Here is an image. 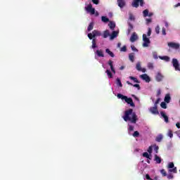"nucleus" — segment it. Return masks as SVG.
I'll list each match as a JSON object with an SVG mask.
<instances>
[{
    "label": "nucleus",
    "mask_w": 180,
    "mask_h": 180,
    "mask_svg": "<svg viewBox=\"0 0 180 180\" xmlns=\"http://www.w3.org/2000/svg\"><path fill=\"white\" fill-rule=\"evenodd\" d=\"M122 118L124 122H131V123H133L134 124H136L138 120L137 115L135 112H133V109L131 108L125 110Z\"/></svg>",
    "instance_id": "nucleus-1"
},
{
    "label": "nucleus",
    "mask_w": 180,
    "mask_h": 180,
    "mask_svg": "<svg viewBox=\"0 0 180 180\" xmlns=\"http://www.w3.org/2000/svg\"><path fill=\"white\" fill-rule=\"evenodd\" d=\"M87 36L90 40H92V49H96L98 46H96V39H95V37L102 36V32L98 30H94L92 33H89Z\"/></svg>",
    "instance_id": "nucleus-2"
},
{
    "label": "nucleus",
    "mask_w": 180,
    "mask_h": 180,
    "mask_svg": "<svg viewBox=\"0 0 180 180\" xmlns=\"http://www.w3.org/2000/svg\"><path fill=\"white\" fill-rule=\"evenodd\" d=\"M167 168L169 169V172H173V174H176V172H178L176 167H175V165H174V162H172L168 164Z\"/></svg>",
    "instance_id": "nucleus-3"
},
{
    "label": "nucleus",
    "mask_w": 180,
    "mask_h": 180,
    "mask_svg": "<svg viewBox=\"0 0 180 180\" xmlns=\"http://www.w3.org/2000/svg\"><path fill=\"white\" fill-rule=\"evenodd\" d=\"M139 5L140 6H144V0H134L132 2V6L134 8H139Z\"/></svg>",
    "instance_id": "nucleus-4"
},
{
    "label": "nucleus",
    "mask_w": 180,
    "mask_h": 180,
    "mask_svg": "<svg viewBox=\"0 0 180 180\" xmlns=\"http://www.w3.org/2000/svg\"><path fill=\"white\" fill-rule=\"evenodd\" d=\"M143 47H148L150 45V39L147 38V35L146 34H143Z\"/></svg>",
    "instance_id": "nucleus-5"
},
{
    "label": "nucleus",
    "mask_w": 180,
    "mask_h": 180,
    "mask_svg": "<svg viewBox=\"0 0 180 180\" xmlns=\"http://www.w3.org/2000/svg\"><path fill=\"white\" fill-rule=\"evenodd\" d=\"M172 65L176 71H180V66H179V63L178 62V59L173 58Z\"/></svg>",
    "instance_id": "nucleus-6"
},
{
    "label": "nucleus",
    "mask_w": 180,
    "mask_h": 180,
    "mask_svg": "<svg viewBox=\"0 0 180 180\" xmlns=\"http://www.w3.org/2000/svg\"><path fill=\"white\" fill-rule=\"evenodd\" d=\"M85 9L91 15H95V8H92V4H89L86 7H85Z\"/></svg>",
    "instance_id": "nucleus-7"
},
{
    "label": "nucleus",
    "mask_w": 180,
    "mask_h": 180,
    "mask_svg": "<svg viewBox=\"0 0 180 180\" xmlns=\"http://www.w3.org/2000/svg\"><path fill=\"white\" fill-rule=\"evenodd\" d=\"M167 46L171 49H174L175 50H178V49H179V44H176L175 42H169Z\"/></svg>",
    "instance_id": "nucleus-8"
},
{
    "label": "nucleus",
    "mask_w": 180,
    "mask_h": 180,
    "mask_svg": "<svg viewBox=\"0 0 180 180\" xmlns=\"http://www.w3.org/2000/svg\"><path fill=\"white\" fill-rule=\"evenodd\" d=\"M150 112H151L153 115H160V112H158V108L157 105L150 107Z\"/></svg>",
    "instance_id": "nucleus-9"
},
{
    "label": "nucleus",
    "mask_w": 180,
    "mask_h": 180,
    "mask_svg": "<svg viewBox=\"0 0 180 180\" xmlns=\"http://www.w3.org/2000/svg\"><path fill=\"white\" fill-rule=\"evenodd\" d=\"M140 78H141V79L143 81H146V82H150V81H151V79H150V77L147 74L141 75Z\"/></svg>",
    "instance_id": "nucleus-10"
},
{
    "label": "nucleus",
    "mask_w": 180,
    "mask_h": 180,
    "mask_svg": "<svg viewBox=\"0 0 180 180\" xmlns=\"http://www.w3.org/2000/svg\"><path fill=\"white\" fill-rule=\"evenodd\" d=\"M125 102L128 103V105H130V106H131L132 108H134V106H136L131 98H127H127H125Z\"/></svg>",
    "instance_id": "nucleus-11"
},
{
    "label": "nucleus",
    "mask_w": 180,
    "mask_h": 180,
    "mask_svg": "<svg viewBox=\"0 0 180 180\" xmlns=\"http://www.w3.org/2000/svg\"><path fill=\"white\" fill-rule=\"evenodd\" d=\"M137 39H139L137 34H136V32H133L132 35L130 37V41L131 43H134V41H136V40H137Z\"/></svg>",
    "instance_id": "nucleus-12"
},
{
    "label": "nucleus",
    "mask_w": 180,
    "mask_h": 180,
    "mask_svg": "<svg viewBox=\"0 0 180 180\" xmlns=\"http://www.w3.org/2000/svg\"><path fill=\"white\" fill-rule=\"evenodd\" d=\"M162 78H164V76L161 75V72H158L155 77V79L158 82H161L162 81Z\"/></svg>",
    "instance_id": "nucleus-13"
},
{
    "label": "nucleus",
    "mask_w": 180,
    "mask_h": 180,
    "mask_svg": "<svg viewBox=\"0 0 180 180\" xmlns=\"http://www.w3.org/2000/svg\"><path fill=\"white\" fill-rule=\"evenodd\" d=\"M117 5L120 8H124V6H126V1L117 0Z\"/></svg>",
    "instance_id": "nucleus-14"
},
{
    "label": "nucleus",
    "mask_w": 180,
    "mask_h": 180,
    "mask_svg": "<svg viewBox=\"0 0 180 180\" xmlns=\"http://www.w3.org/2000/svg\"><path fill=\"white\" fill-rule=\"evenodd\" d=\"M108 65H110L112 72H113L114 74H116V70H115V68L113 67V61L110 60L108 61Z\"/></svg>",
    "instance_id": "nucleus-15"
},
{
    "label": "nucleus",
    "mask_w": 180,
    "mask_h": 180,
    "mask_svg": "<svg viewBox=\"0 0 180 180\" xmlns=\"http://www.w3.org/2000/svg\"><path fill=\"white\" fill-rule=\"evenodd\" d=\"M119 32L117 31H113L110 37V40H113V39L117 37Z\"/></svg>",
    "instance_id": "nucleus-16"
},
{
    "label": "nucleus",
    "mask_w": 180,
    "mask_h": 180,
    "mask_svg": "<svg viewBox=\"0 0 180 180\" xmlns=\"http://www.w3.org/2000/svg\"><path fill=\"white\" fill-rule=\"evenodd\" d=\"M128 29H127V34H129L131 33V30L134 28V27L132 25V24L130 23V22H128Z\"/></svg>",
    "instance_id": "nucleus-17"
},
{
    "label": "nucleus",
    "mask_w": 180,
    "mask_h": 180,
    "mask_svg": "<svg viewBox=\"0 0 180 180\" xmlns=\"http://www.w3.org/2000/svg\"><path fill=\"white\" fill-rule=\"evenodd\" d=\"M156 164H161V162L162 161V159L158 155H155V160Z\"/></svg>",
    "instance_id": "nucleus-18"
},
{
    "label": "nucleus",
    "mask_w": 180,
    "mask_h": 180,
    "mask_svg": "<svg viewBox=\"0 0 180 180\" xmlns=\"http://www.w3.org/2000/svg\"><path fill=\"white\" fill-rule=\"evenodd\" d=\"M96 53L98 56V57H105V54H103V51L102 50L96 51Z\"/></svg>",
    "instance_id": "nucleus-19"
},
{
    "label": "nucleus",
    "mask_w": 180,
    "mask_h": 180,
    "mask_svg": "<svg viewBox=\"0 0 180 180\" xmlns=\"http://www.w3.org/2000/svg\"><path fill=\"white\" fill-rule=\"evenodd\" d=\"M160 115L163 117V119H165V122L166 123H168V122H169V120H168V116H167V115H165L164 112H161Z\"/></svg>",
    "instance_id": "nucleus-20"
},
{
    "label": "nucleus",
    "mask_w": 180,
    "mask_h": 180,
    "mask_svg": "<svg viewBox=\"0 0 180 180\" xmlns=\"http://www.w3.org/2000/svg\"><path fill=\"white\" fill-rule=\"evenodd\" d=\"M117 98H118V99H122V101H126L127 96H126L122 94H118L117 95Z\"/></svg>",
    "instance_id": "nucleus-21"
},
{
    "label": "nucleus",
    "mask_w": 180,
    "mask_h": 180,
    "mask_svg": "<svg viewBox=\"0 0 180 180\" xmlns=\"http://www.w3.org/2000/svg\"><path fill=\"white\" fill-rule=\"evenodd\" d=\"M159 58L160 60H163L164 61H166L167 63L169 62V56H159Z\"/></svg>",
    "instance_id": "nucleus-22"
},
{
    "label": "nucleus",
    "mask_w": 180,
    "mask_h": 180,
    "mask_svg": "<svg viewBox=\"0 0 180 180\" xmlns=\"http://www.w3.org/2000/svg\"><path fill=\"white\" fill-rule=\"evenodd\" d=\"M109 36H110V32H109V30H106L104 31L103 34V39H107V37H109Z\"/></svg>",
    "instance_id": "nucleus-23"
},
{
    "label": "nucleus",
    "mask_w": 180,
    "mask_h": 180,
    "mask_svg": "<svg viewBox=\"0 0 180 180\" xmlns=\"http://www.w3.org/2000/svg\"><path fill=\"white\" fill-rule=\"evenodd\" d=\"M165 102L166 103H169L171 102V96L169 94H167L165 97Z\"/></svg>",
    "instance_id": "nucleus-24"
},
{
    "label": "nucleus",
    "mask_w": 180,
    "mask_h": 180,
    "mask_svg": "<svg viewBox=\"0 0 180 180\" xmlns=\"http://www.w3.org/2000/svg\"><path fill=\"white\" fill-rule=\"evenodd\" d=\"M108 26L111 30H115V28L116 27V24H115V22H110L108 24Z\"/></svg>",
    "instance_id": "nucleus-25"
},
{
    "label": "nucleus",
    "mask_w": 180,
    "mask_h": 180,
    "mask_svg": "<svg viewBox=\"0 0 180 180\" xmlns=\"http://www.w3.org/2000/svg\"><path fill=\"white\" fill-rule=\"evenodd\" d=\"M105 53H107V54H109V56L110 57H115V53H113V52L110 51V49H105Z\"/></svg>",
    "instance_id": "nucleus-26"
},
{
    "label": "nucleus",
    "mask_w": 180,
    "mask_h": 180,
    "mask_svg": "<svg viewBox=\"0 0 180 180\" xmlns=\"http://www.w3.org/2000/svg\"><path fill=\"white\" fill-rule=\"evenodd\" d=\"M155 141H157L158 143H161V141H162V135L160 134L156 136Z\"/></svg>",
    "instance_id": "nucleus-27"
},
{
    "label": "nucleus",
    "mask_w": 180,
    "mask_h": 180,
    "mask_svg": "<svg viewBox=\"0 0 180 180\" xmlns=\"http://www.w3.org/2000/svg\"><path fill=\"white\" fill-rule=\"evenodd\" d=\"M87 30L89 32H91V30H94V22H90L88 27H87Z\"/></svg>",
    "instance_id": "nucleus-28"
},
{
    "label": "nucleus",
    "mask_w": 180,
    "mask_h": 180,
    "mask_svg": "<svg viewBox=\"0 0 180 180\" xmlns=\"http://www.w3.org/2000/svg\"><path fill=\"white\" fill-rule=\"evenodd\" d=\"M129 58L131 63H134V53H131L129 55Z\"/></svg>",
    "instance_id": "nucleus-29"
},
{
    "label": "nucleus",
    "mask_w": 180,
    "mask_h": 180,
    "mask_svg": "<svg viewBox=\"0 0 180 180\" xmlns=\"http://www.w3.org/2000/svg\"><path fill=\"white\" fill-rule=\"evenodd\" d=\"M105 72H106V74H107L108 78H113V75L112 74V72H110V70H107L105 71Z\"/></svg>",
    "instance_id": "nucleus-30"
},
{
    "label": "nucleus",
    "mask_w": 180,
    "mask_h": 180,
    "mask_svg": "<svg viewBox=\"0 0 180 180\" xmlns=\"http://www.w3.org/2000/svg\"><path fill=\"white\" fill-rule=\"evenodd\" d=\"M116 84L118 86H120V88H122V86H123V84H122V81L119 79L117 78L116 79Z\"/></svg>",
    "instance_id": "nucleus-31"
},
{
    "label": "nucleus",
    "mask_w": 180,
    "mask_h": 180,
    "mask_svg": "<svg viewBox=\"0 0 180 180\" xmlns=\"http://www.w3.org/2000/svg\"><path fill=\"white\" fill-rule=\"evenodd\" d=\"M129 79H131L132 81H134V82H136V84H140V82L139 81V79H137V78L133 76H130Z\"/></svg>",
    "instance_id": "nucleus-32"
},
{
    "label": "nucleus",
    "mask_w": 180,
    "mask_h": 180,
    "mask_svg": "<svg viewBox=\"0 0 180 180\" xmlns=\"http://www.w3.org/2000/svg\"><path fill=\"white\" fill-rule=\"evenodd\" d=\"M101 20H102V22H104L105 23H108V22H109V18H108L107 17H105V16H102Z\"/></svg>",
    "instance_id": "nucleus-33"
},
{
    "label": "nucleus",
    "mask_w": 180,
    "mask_h": 180,
    "mask_svg": "<svg viewBox=\"0 0 180 180\" xmlns=\"http://www.w3.org/2000/svg\"><path fill=\"white\" fill-rule=\"evenodd\" d=\"M143 18L148 16V9H146L143 11Z\"/></svg>",
    "instance_id": "nucleus-34"
},
{
    "label": "nucleus",
    "mask_w": 180,
    "mask_h": 180,
    "mask_svg": "<svg viewBox=\"0 0 180 180\" xmlns=\"http://www.w3.org/2000/svg\"><path fill=\"white\" fill-rule=\"evenodd\" d=\"M160 106L162 109H167V103L165 101V102H162L160 103Z\"/></svg>",
    "instance_id": "nucleus-35"
},
{
    "label": "nucleus",
    "mask_w": 180,
    "mask_h": 180,
    "mask_svg": "<svg viewBox=\"0 0 180 180\" xmlns=\"http://www.w3.org/2000/svg\"><path fill=\"white\" fill-rule=\"evenodd\" d=\"M136 68L138 71H141V65L140 64V63H136Z\"/></svg>",
    "instance_id": "nucleus-36"
},
{
    "label": "nucleus",
    "mask_w": 180,
    "mask_h": 180,
    "mask_svg": "<svg viewBox=\"0 0 180 180\" xmlns=\"http://www.w3.org/2000/svg\"><path fill=\"white\" fill-rule=\"evenodd\" d=\"M148 68L149 70H153V68H154V64H153L152 63H148Z\"/></svg>",
    "instance_id": "nucleus-37"
},
{
    "label": "nucleus",
    "mask_w": 180,
    "mask_h": 180,
    "mask_svg": "<svg viewBox=\"0 0 180 180\" xmlns=\"http://www.w3.org/2000/svg\"><path fill=\"white\" fill-rule=\"evenodd\" d=\"M155 32L156 34H160V25H158V26L155 28Z\"/></svg>",
    "instance_id": "nucleus-38"
},
{
    "label": "nucleus",
    "mask_w": 180,
    "mask_h": 180,
    "mask_svg": "<svg viewBox=\"0 0 180 180\" xmlns=\"http://www.w3.org/2000/svg\"><path fill=\"white\" fill-rule=\"evenodd\" d=\"M143 157H145L146 158H148L149 160H150V155H148V153L147 152L143 153Z\"/></svg>",
    "instance_id": "nucleus-39"
},
{
    "label": "nucleus",
    "mask_w": 180,
    "mask_h": 180,
    "mask_svg": "<svg viewBox=\"0 0 180 180\" xmlns=\"http://www.w3.org/2000/svg\"><path fill=\"white\" fill-rule=\"evenodd\" d=\"M140 136V133L138 131H135L133 134L134 137H139Z\"/></svg>",
    "instance_id": "nucleus-40"
},
{
    "label": "nucleus",
    "mask_w": 180,
    "mask_h": 180,
    "mask_svg": "<svg viewBox=\"0 0 180 180\" xmlns=\"http://www.w3.org/2000/svg\"><path fill=\"white\" fill-rule=\"evenodd\" d=\"M148 153H149V154L153 153V146H149V148H148Z\"/></svg>",
    "instance_id": "nucleus-41"
},
{
    "label": "nucleus",
    "mask_w": 180,
    "mask_h": 180,
    "mask_svg": "<svg viewBox=\"0 0 180 180\" xmlns=\"http://www.w3.org/2000/svg\"><path fill=\"white\" fill-rule=\"evenodd\" d=\"M168 136L170 137V139H172V137H174V134L172 133V131H169Z\"/></svg>",
    "instance_id": "nucleus-42"
},
{
    "label": "nucleus",
    "mask_w": 180,
    "mask_h": 180,
    "mask_svg": "<svg viewBox=\"0 0 180 180\" xmlns=\"http://www.w3.org/2000/svg\"><path fill=\"white\" fill-rule=\"evenodd\" d=\"M120 51H124V52L127 51V47L126 46H124L120 49Z\"/></svg>",
    "instance_id": "nucleus-43"
},
{
    "label": "nucleus",
    "mask_w": 180,
    "mask_h": 180,
    "mask_svg": "<svg viewBox=\"0 0 180 180\" xmlns=\"http://www.w3.org/2000/svg\"><path fill=\"white\" fill-rule=\"evenodd\" d=\"M131 96H132V98H134L135 99V101H137V102H140V98H139V97L136 96V95L132 94Z\"/></svg>",
    "instance_id": "nucleus-44"
},
{
    "label": "nucleus",
    "mask_w": 180,
    "mask_h": 180,
    "mask_svg": "<svg viewBox=\"0 0 180 180\" xmlns=\"http://www.w3.org/2000/svg\"><path fill=\"white\" fill-rule=\"evenodd\" d=\"M160 172L162 175H163L164 176H167V172L165 171V169H162Z\"/></svg>",
    "instance_id": "nucleus-45"
},
{
    "label": "nucleus",
    "mask_w": 180,
    "mask_h": 180,
    "mask_svg": "<svg viewBox=\"0 0 180 180\" xmlns=\"http://www.w3.org/2000/svg\"><path fill=\"white\" fill-rule=\"evenodd\" d=\"M146 25H148L149 23H151V22H153V20L151 18H146Z\"/></svg>",
    "instance_id": "nucleus-46"
},
{
    "label": "nucleus",
    "mask_w": 180,
    "mask_h": 180,
    "mask_svg": "<svg viewBox=\"0 0 180 180\" xmlns=\"http://www.w3.org/2000/svg\"><path fill=\"white\" fill-rule=\"evenodd\" d=\"M128 126L129 131H133V130H134V127H133V125L128 124Z\"/></svg>",
    "instance_id": "nucleus-47"
},
{
    "label": "nucleus",
    "mask_w": 180,
    "mask_h": 180,
    "mask_svg": "<svg viewBox=\"0 0 180 180\" xmlns=\"http://www.w3.org/2000/svg\"><path fill=\"white\" fill-rule=\"evenodd\" d=\"M159 147L157 146L156 145L154 146V150L155 151L156 154L158 153V150H159Z\"/></svg>",
    "instance_id": "nucleus-48"
},
{
    "label": "nucleus",
    "mask_w": 180,
    "mask_h": 180,
    "mask_svg": "<svg viewBox=\"0 0 180 180\" xmlns=\"http://www.w3.org/2000/svg\"><path fill=\"white\" fill-rule=\"evenodd\" d=\"M134 15L133 14H129V20H135Z\"/></svg>",
    "instance_id": "nucleus-49"
},
{
    "label": "nucleus",
    "mask_w": 180,
    "mask_h": 180,
    "mask_svg": "<svg viewBox=\"0 0 180 180\" xmlns=\"http://www.w3.org/2000/svg\"><path fill=\"white\" fill-rule=\"evenodd\" d=\"M131 49L133 51H139V50L136 49V46H134V45H131Z\"/></svg>",
    "instance_id": "nucleus-50"
},
{
    "label": "nucleus",
    "mask_w": 180,
    "mask_h": 180,
    "mask_svg": "<svg viewBox=\"0 0 180 180\" xmlns=\"http://www.w3.org/2000/svg\"><path fill=\"white\" fill-rule=\"evenodd\" d=\"M162 34H163V36H165L167 34V32H165V27H162Z\"/></svg>",
    "instance_id": "nucleus-51"
},
{
    "label": "nucleus",
    "mask_w": 180,
    "mask_h": 180,
    "mask_svg": "<svg viewBox=\"0 0 180 180\" xmlns=\"http://www.w3.org/2000/svg\"><path fill=\"white\" fill-rule=\"evenodd\" d=\"M147 36H148V37L151 36V29L150 27L148 28Z\"/></svg>",
    "instance_id": "nucleus-52"
},
{
    "label": "nucleus",
    "mask_w": 180,
    "mask_h": 180,
    "mask_svg": "<svg viewBox=\"0 0 180 180\" xmlns=\"http://www.w3.org/2000/svg\"><path fill=\"white\" fill-rule=\"evenodd\" d=\"M93 4L95 5H98L99 4V0H91Z\"/></svg>",
    "instance_id": "nucleus-53"
},
{
    "label": "nucleus",
    "mask_w": 180,
    "mask_h": 180,
    "mask_svg": "<svg viewBox=\"0 0 180 180\" xmlns=\"http://www.w3.org/2000/svg\"><path fill=\"white\" fill-rule=\"evenodd\" d=\"M160 101H161V99H160V98H158V99L156 100V101L155 102L154 105H155V106H157L158 103H160Z\"/></svg>",
    "instance_id": "nucleus-54"
},
{
    "label": "nucleus",
    "mask_w": 180,
    "mask_h": 180,
    "mask_svg": "<svg viewBox=\"0 0 180 180\" xmlns=\"http://www.w3.org/2000/svg\"><path fill=\"white\" fill-rule=\"evenodd\" d=\"M134 88H137L139 90H140V84H134L132 85Z\"/></svg>",
    "instance_id": "nucleus-55"
},
{
    "label": "nucleus",
    "mask_w": 180,
    "mask_h": 180,
    "mask_svg": "<svg viewBox=\"0 0 180 180\" xmlns=\"http://www.w3.org/2000/svg\"><path fill=\"white\" fill-rule=\"evenodd\" d=\"M153 58H155V60H157V58H158V56L157 55V53H153Z\"/></svg>",
    "instance_id": "nucleus-56"
},
{
    "label": "nucleus",
    "mask_w": 180,
    "mask_h": 180,
    "mask_svg": "<svg viewBox=\"0 0 180 180\" xmlns=\"http://www.w3.org/2000/svg\"><path fill=\"white\" fill-rule=\"evenodd\" d=\"M167 178H168L169 179H172L174 178V175H172V174H168V175H167Z\"/></svg>",
    "instance_id": "nucleus-57"
},
{
    "label": "nucleus",
    "mask_w": 180,
    "mask_h": 180,
    "mask_svg": "<svg viewBox=\"0 0 180 180\" xmlns=\"http://www.w3.org/2000/svg\"><path fill=\"white\" fill-rule=\"evenodd\" d=\"M160 95H161V90H158L157 92V96H160Z\"/></svg>",
    "instance_id": "nucleus-58"
},
{
    "label": "nucleus",
    "mask_w": 180,
    "mask_h": 180,
    "mask_svg": "<svg viewBox=\"0 0 180 180\" xmlns=\"http://www.w3.org/2000/svg\"><path fill=\"white\" fill-rule=\"evenodd\" d=\"M176 127H177V129H180V123L179 122H177L176 124Z\"/></svg>",
    "instance_id": "nucleus-59"
},
{
    "label": "nucleus",
    "mask_w": 180,
    "mask_h": 180,
    "mask_svg": "<svg viewBox=\"0 0 180 180\" xmlns=\"http://www.w3.org/2000/svg\"><path fill=\"white\" fill-rule=\"evenodd\" d=\"M146 179H151V177H150V175H148V174L146 175Z\"/></svg>",
    "instance_id": "nucleus-60"
},
{
    "label": "nucleus",
    "mask_w": 180,
    "mask_h": 180,
    "mask_svg": "<svg viewBox=\"0 0 180 180\" xmlns=\"http://www.w3.org/2000/svg\"><path fill=\"white\" fill-rule=\"evenodd\" d=\"M153 13H148V16L149 17V18H151V16H153Z\"/></svg>",
    "instance_id": "nucleus-61"
},
{
    "label": "nucleus",
    "mask_w": 180,
    "mask_h": 180,
    "mask_svg": "<svg viewBox=\"0 0 180 180\" xmlns=\"http://www.w3.org/2000/svg\"><path fill=\"white\" fill-rule=\"evenodd\" d=\"M178 6H180V3H178L177 4L174 5V8H178Z\"/></svg>",
    "instance_id": "nucleus-62"
},
{
    "label": "nucleus",
    "mask_w": 180,
    "mask_h": 180,
    "mask_svg": "<svg viewBox=\"0 0 180 180\" xmlns=\"http://www.w3.org/2000/svg\"><path fill=\"white\" fill-rule=\"evenodd\" d=\"M127 84L128 85L133 86V84H131V83L130 82H129V81L127 82Z\"/></svg>",
    "instance_id": "nucleus-63"
},
{
    "label": "nucleus",
    "mask_w": 180,
    "mask_h": 180,
    "mask_svg": "<svg viewBox=\"0 0 180 180\" xmlns=\"http://www.w3.org/2000/svg\"><path fill=\"white\" fill-rule=\"evenodd\" d=\"M120 70H124V66H121L120 68Z\"/></svg>",
    "instance_id": "nucleus-64"
}]
</instances>
